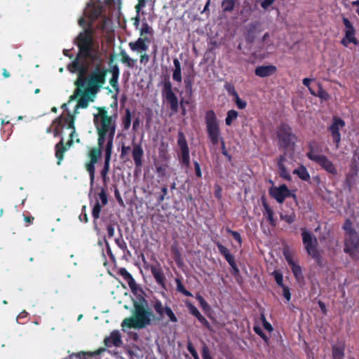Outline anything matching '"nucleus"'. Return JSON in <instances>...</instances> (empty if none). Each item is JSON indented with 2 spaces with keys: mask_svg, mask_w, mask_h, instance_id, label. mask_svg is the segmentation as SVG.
I'll return each instance as SVG.
<instances>
[{
  "mask_svg": "<svg viewBox=\"0 0 359 359\" xmlns=\"http://www.w3.org/2000/svg\"><path fill=\"white\" fill-rule=\"evenodd\" d=\"M187 348H188V351L191 353H193L194 351H195V348H194L191 342L189 341L188 342V344H187Z\"/></svg>",
  "mask_w": 359,
  "mask_h": 359,
  "instance_id": "nucleus-63",
  "label": "nucleus"
},
{
  "mask_svg": "<svg viewBox=\"0 0 359 359\" xmlns=\"http://www.w3.org/2000/svg\"><path fill=\"white\" fill-rule=\"evenodd\" d=\"M222 8L224 11H232L234 8V0H224L222 2Z\"/></svg>",
  "mask_w": 359,
  "mask_h": 359,
  "instance_id": "nucleus-37",
  "label": "nucleus"
},
{
  "mask_svg": "<svg viewBox=\"0 0 359 359\" xmlns=\"http://www.w3.org/2000/svg\"><path fill=\"white\" fill-rule=\"evenodd\" d=\"M351 5L356 7L355 12L359 15V0L351 2Z\"/></svg>",
  "mask_w": 359,
  "mask_h": 359,
  "instance_id": "nucleus-61",
  "label": "nucleus"
},
{
  "mask_svg": "<svg viewBox=\"0 0 359 359\" xmlns=\"http://www.w3.org/2000/svg\"><path fill=\"white\" fill-rule=\"evenodd\" d=\"M149 39L146 37H140L137 41L130 42L128 46L133 51L138 53L146 52L148 49Z\"/></svg>",
  "mask_w": 359,
  "mask_h": 359,
  "instance_id": "nucleus-20",
  "label": "nucleus"
},
{
  "mask_svg": "<svg viewBox=\"0 0 359 359\" xmlns=\"http://www.w3.org/2000/svg\"><path fill=\"white\" fill-rule=\"evenodd\" d=\"M149 269H150L153 276L154 277L156 281L158 284L161 285L162 287L165 286V276L162 271V269L158 264L156 265H150L149 266Z\"/></svg>",
  "mask_w": 359,
  "mask_h": 359,
  "instance_id": "nucleus-21",
  "label": "nucleus"
},
{
  "mask_svg": "<svg viewBox=\"0 0 359 359\" xmlns=\"http://www.w3.org/2000/svg\"><path fill=\"white\" fill-rule=\"evenodd\" d=\"M238 117V112L235 110H230L227 112L225 123L227 126H231L232 122Z\"/></svg>",
  "mask_w": 359,
  "mask_h": 359,
  "instance_id": "nucleus-35",
  "label": "nucleus"
},
{
  "mask_svg": "<svg viewBox=\"0 0 359 359\" xmlns=\"http://www.w3.org/2000/svg\"><path fill=\"white\" fill-rule=\"evenodd\" d=\"M79 219L81 222H88V215H87V212H86V205H83L82 207V211H81V213L80 214V215L79 216Z\"/></svg>",
  "mask_w": 359,
  "mask_h": 359,
  "instance_id": "nucleus-44",
  "label": "nucleus"
},
{
  "mask_svg": "<svg viewBox=\"0 0 359 359\" xmlns=\"http://www.w3.org/2000/svg\"><path fill=\"white\" fill-rule=\"evenodd\" d=\"M107 231L109 236L112 237L114 233V229L111 226L107 227Z\"/></svg>",
  "mask_w": 359,
  "mask_h": 359,
  "instance_id": "nucleus-62",
  "label": "nucleus"
},
{
  "mask_svg": "<svg viewBox=\"0 0 359 359\" xmlns=\"http://www.w3.org/2000/svg\"><path fill=\"white\" fill-rule=\"evenodd\" d=\"M105 76V70L100 66L91 72V95H95L102 87Z\"/></svg>",
  "mask_w": 359,
  "mask_h": 359,
  "instance_id": "nucleus-11",
  "label": "nucleus"
},
{
  "mask_svg": "<svg viewBox=\"0 0 359 359\" xmlns=\"http://www.w3.org/2000/svg\"><path fill=\"white\" fill-rule=\"evenodd\" d=\"M294 174H296L303 180L308 181L310 179V175L306 170V168L304 166H301L297 169H295L293 171Z\"/></svg>",
  "mask_w": 359,
  "mask_h": 359,
  "instance_id": "nucleus-29",
  "label": "nucleus"
},
{
  "mask_svg": "<svg viewBox=\"0 0 359 359\" xmlns=\"http://www.w3.org/2000/svg\"><path fill=\"white\" fill-rule=\"evenodd\" d=\"M234 100H235V102L237 105V107L239 108V109H245L247 106V103L245 101L241 100L238 95H236L235 97H234Z\"/></svg>",
  "mask_w": 359,
  "mask_h": 359,
  "instance_id": "nucleus-43",
  "label": "nucleus"
},
{
  "mask_svg": "<svg viewBox=\"0 0 359 359\" xmlns=\"http://www.w3.org/2000/svg\"><path fill=\"white\" fill-rule=\"evenodd\" d=\"M217 246L219 249V252L225 257L230 254L229 250L223 245L219 243H217Z\"/></svg>",
  "mask_w": 359,
  "mask_h": 359,
  "instance_id": "nucleus-45",
  "label": "nucleus"
},
{
  "mask_svg": "<svg viewBox=\"0 0 359 359\" xmlns=\"http://www.w3.org/2000/svg\"><path fill=\"white\" fill-rule=\"evenodd\" d=\"M178 145L180 147L181 154H182V163L189 166V150L187 143V140L185 136L182 132L178 133V140H177Z\"/></svg>",
  "mask_w": 359,
  "mask_h": 359,
  "instance_id": "nucleus-16",
  "label": "nucleus"
},
{
  "mask_svg": "<svg viewBox=\"0 0 359 359\" xmlns=\"http://www.w3.org/2000/svg\"><path fill=\"white\" fill-rule=\"evenodd\" d=\"M205 121L208 139L214 145L217 144L222 141V145L224 142L221 135L219 121L216 117L215 113L212 110L208 111L205 114Z\"/></svg>",
  "mask_w": 359,
  "mask_h": 359,
  "instance_id": "nucleus-5",
  "label": "nucleus"
},
{
  "mask_svg": "<svg viewBox=\"0 0 359 359\" xmlns=\"http://www.w3.org/2000/svg\"><path fill=\"white\" fill-rule=\"evenodd\" d=\"M168 307V306H164L160 301H156L154 304V309L161 318H164L165 309Z\"/></svg>",
  "mask_w": 359,
  "mask_h": 359,
  "instance_id": "nucleus-31",
  "label": "nucleus"
},
{
  "mask_svg": "<svg viewBox=\"0 0 359 359\" xmlns=\"http://www.w3.org/2000/svg\"><path fill=\"white\" fill-rule=\"evenodd\" d=\"M226 260L231 266L235 273H238L239 270L237 267L236 263L234 260L233 256L230 253L226 257H225Z\"/></svg>",
  "mask_w": 359,
  "mask_h": 359,
  "instance_id": "nucleus-38",
  "label": "nucleus"
},
{
  "mask_svg": "<svg viewBox=\"0 0 359 359\" xmlns=\"http://www.w3.org/2000/svg\"><path fill=\"white\" fill-rule=\"evenodd\" d=\"M165 315H166L169 318V319L171 322H172V323L177 322V317L175 316V313H173V311H172V309L170 307L165 309Z\"/></svg>",
  "mask_w": 359,
  "mask_h": 359,
  "instance_id": "nucleus-42",
  "label": "nucleus"
},
{
  "mask_svg": "<svg viewBox=\"0 0 359 359\" xmlns=\"http://www.w3.org/2000/svg\"><path fill=\"white\" fill-rule=\"evenodd\" d=\"M93 122L98 135V144L102 146L107 140L105 148V162L104 171L107 172L109 169V161L113 147V140L116 128V114H109L105 107H95Z\"/></svg>",
  "mask_w": 359,
  "mask_h": 359,
  "instance_id": "nucleus-2",
  "label": "nucleus"
},
{
  "mask_svg": "<svg viewBox=\"0 0 359 359\" xmlns=\"http://www.w3.org/2000/svg\"><path fill=\"white\" fill-rule=\"evenodd\" d=\"M132 155L135 166L137 168H140L142 165V158L144 155V151L140 144H133Z\"/></svg>",
  "mask_w": 359,
  "mask_h": 359,
  "instance_id": "nucleus-22",
  "label": "nucleus"
},
{
  "mask_svg": "<svg viewBox=\"0 0 359 359\" xmlns=\"http://www.w3.org/2000/svg\"><path fill=\"white\" fill-rule=\"evenodd\" d=\"M344 229L349 233V235L351 234H354L355 233L353 232V229H352V224L351 222H350V220H346V222L344 223Z\"/></svg>",
  "mask_w": 359,
  "mask_h": 359,
  "instance_id": "nucleus-47",
  "label": "nucleus"
},
{
  "mask_svg": "<svg viewBox=\"0 0 359 359\" xmlns=\"http://www.w3.org/2000/svg\"><path fill=\"white\" fill-rule=\"evenodd\" d=\"M262 42L264 46H266V49H269L270 48H274V44L273 41L270 39V35L269 33L264 34V35L262 37Z\"/></svg>",
  "mask_w": 359,
  "mask_h": 359,
  "instance_id": "nucleus-39",
  "label": "nucleus"
},
{
  "mask_svg": "<svg viewBox=\"0 0 359 359\" xmlns=\"http://www.w3.org/2000/svg\"><path fill=\"white\" fill-rule=\"evenodd\" d=\"M264 207L265 209L264 215L266 216V217H267L268 220L270 222L271 224L274 226L276 223H275V219L273 218V212L272 209L266 203H264Z\"/></svg>",
  "mask_w": 359,
  "mask_h": 359,
  "instance_id": "nucleus-32",
  "label": "nucleus"
},
{
  "mask_svg": "<svg viewBox=\"0 0 359 359\" xmlns=\"http://www.w3.org/2000/svg\"><path fill=\"white\" fill-rule=\"evenodd\" d=\"M254 330H255V332L257 334H259V336H260V337H262V339H263L266 342V341H268V339H269L268 337H267L266 334H264L263 333V332H262V329H261L260 327L255 326V327H254Z\"/></svg>",
  "mask_w": 359,
  "mask_h": 359,
  "instance_id": "nucleus-51",
  "label": "nucleus"
},
{
  "mask_svg": "<svg viewBox=\"0 0 359 359\" xmlns=\"http://www.w3.org/2000/svg\"><path fill=\"white\" fill-rule=\"evenodd\" d=\"M34 217L32 216H25L24 219L27 223L31 224L34 220Z\"/></svg>",
  "mask_w": 359,
  "mask_h": 359,
  "instance_id": "nucleus-64",
  "label": "nucleus"
},
{
  "mask_svg": "<svg viewBox=\"0 0 359 359\" xmlns=\"http://www.w3.org/2000/svg\"><path fill=\"white\" fill-rule=\"evenodd\" d=\"M345 126L344 121L337 117L333 118V122L330 126L329 130L332 133L334 141L338 144L341 140L340 130Z\"/></svg>",
  "mask_w": 359,
  "mask_h": 359,
  "instance_id": "nucleus-15",
  "label": "nucleus"
},
{
  "mask_svg": "<svg viewBox=\"0 0 359 359\" xmlns=\"http://www.w3.org/2000/svg\"><path fill=\"white\" fill-rule=\"evenodd\" d=\"M156 172L159 177L165 176L166 174V166H165V165L156 166Z\"/></svg>",
  "mask_w": 359,
  "mask_h": 359,
  "instance_id": "nucleus-50",
  "label": "nucleus"
},
{
  "mask_svg": "<svg viewBox=\"0 0 359 359\" xmlns=\"http://www.w3.org/2000/svg\"><path fill=\"white\" fill-rule=\"evenodd\" d=\"M130 150V147L122 146L121 147V156H123Z\"/></svg>",
  "mask_w": 359,
  "mask_h": 359,
  "instance_id": "nucleus-60",
  "label": "nucleus"
},
{
  "mask_svg": "<svg viewBox=\"0 0 359 359\" xmlns=\"http://www.w3.org/2000/svg\"><path fill=\"white\" fill-rule=\"evenodd\" d=\"M118 274H120L128 283L131 290L134 292H136L138 289V286L132 276L128 272V271L124 268H121L118 270Z\"/></svg>",
  "mask_w": 359,
  "mask_h": 359,
  "instance_id": "nucleus-23",
  "label": "nucleus"
},
{
  "mask_svg": "<svg viewBox=\"0 0 359 359\" xmlns=\"http://www.w3.org/2000/svg\"><path fill=\"white\" fill-rule=\"evenodd\" d=\"M291 269L296 278L299 279L302 277V269L299 265H297V264H293L291 266Z\"/></svg>",
  "mask_w": 359,
  "mask_h": 359,
  "instance_id": "nucleus-41",
  "label": "nucleus"
},
{
  "mask_svg": "<svg viewBox=\"0 0 359 359\" xmlns=\"http://www.w3.org/2000/svg\"><path fill=\"white\" fill-rule=\"evenodd\" d=\"M121 60L128 67H133L136 63V60L129 57V55L124 51L121 52Z\"/></svg>",
  "mask_w": 359,
  "mask_h": 359,
  "instance_id": "nucleus-28",
  "label": "nucleus"
},
{
  "mask_svg": "<svg viewBox=\"0 0 359 359\" xmlns=\"http://www.w3.org/2000/svg\"><path fill=\"white\" fill-rule=\"evenodd\" d=\"M343 22L345 28L344 36L341 39V43L346 47H348L351 43L357 45L358 43V41L355 37V29H354L352 23L346 18H343Z\"/></svg>",
  "mask_w": 359,
  "mask_h": 359,
  "instance_id": "nucleus-12",
  "label": "nucleus"
},
{
  "mask_svg": "<svg viewBox=\"0 0 359 359\" xmlns=\"http://www.w3.org/2000/svg\"><path fill=\"white\" fill-rule=\"evenodd\" d=\"M307 156L309 159L318 163L327 172L333 175L337 174L336 167L325 156L318 154L316 152L311 150L307 154Z\"/></svg>",
  "mask_w": 359,
  "mask_h": 359,
  "instance_id": "nucleus-10",
  "label": "nucleus"
},
{
  "mask_svg": "<svg viewBox=\"0 0 359 359\" xmlns=\"http://www.w3.org/2000/svg\"><path fill=\"white\" fill-rule=\"evenodd\" d=\"M149 60V56L145 52L140 55V63L144 65H147Z\"/></svg>",
  "mask_w": 359,
  "mask_h": 359,
  "instance_id": "nucleus-53",
  "label": "nucleus"
},
{
  "mask_svg": "<svg viewBox=\"0 0 359 359\" xmlns=\"http://www.w3.org/2000/svg\"><path fill=\"white\" fill-rule=\"evenodd\" d=\"M177 288H178V290L182 292L183 294H184L186 296H191V293L189 292H188L187 290H186L184 289V287L181 285V284H179L178 286H177Z\"/></svg>",
  "mask_w": 359,
  "mask_h": 359,
  "instance_id": "nucleus-59",
  "label": "nucleus"
},
{
  "mask_svg": "<svg viewBox=\"0 0 359 359\" xmlns=\"http://www.w3.org/2000/svg\"><path fill=\"white\" fill-rule=\"evenodd\" d=\"M75 134L69 135V139L67 140L66 144L64 142V136L61 137V139L58 143L55 146V156L57 158V164L59 165L61 164L62 161L64 158L65 153L71 147L74 142V137Z\"/></svg>",
  "mask_w": 359,
  "mask_h": 359,
  "instance_id": "nucleus-13",
  "label": "nucleus"
},
{
  "mask_svg": "<svg viewBox=\"0 0 359 359\" xmlns=\"http://www.w3.org/2000/svg\"><path fill=\"white\" fill-rule=\"evenodd\" d=\"M65 130L69 131V135L76 133L74 116L69 112L57 117L46 128V133H53L54 137H62L65 135Z\"/></svg>",
  "mask_w": 359,
  "mask_h": 359,
  "instance_id": "nucleus-4",
  "label": "nucleus"
},
{
  "mask_svg": "<svg viewBox=\"0 0 359 359\" xmlns=\"http://www.w3.org/2000/svg\"><path fill=\"white\" fill-rule=\"evenodd\" d=\"M78 23L85 29L75 39L74 43L79 47V53L74 60L67 65L71 73H77V79L74 81L76 88L67 103L62 104L61 108L68 112L67 104L77 100L74 108V114L78 113L79 108H87L90 102V1L86 2L83 11V16L81 17Z\"/></svg>",
  "mask_w": 359,
  "mask_h": 359,
  "instance_id": "nucleus-1",
  "label": "nucleus"
},
{
  "mask_svg": "<svg viewBox=\"0 0 359 359\" xmlns=\"http://www.w3.org/2000/svg\"><path fill=\"white\" fill-rule=\"evenodd\" d=\"M189 309H190V311L191 313L195 316L198 320L202 323L204 325H205L208 328L210 327V324L208 323V321L205 319V317H203L201 313L199 312V311L197 309L196 307H195L193 305H191L189 306Z\"/></svg>",
  "mask_w": 359,
  "mask_h": 359,
  "instance_id": "nucleus-27",
  "label": "nucleus"
},
{
  "mask_svg": "<svg viewBox=\"0 0 359 359\" xmlns=\"http://www.w3.org/2000/svg\"><path fill=\"white\" fill-rule=\"evenodd\" d=\"M226 89L227 90V92L229 93V94L233 95L234 97L238 95V93H236L234 87L231 85V84H227L226 85Z\"/></svg>",
  "mask_w": 359,
  "mask_h": 359,
  "instance_id": "nucleus-52",
  "label": "nucleus"
},
{
  "mask_svg": "<svg viewBox=\"0 0 359 359\" xmlns=\"http://www.w3.org/2000/svg\"><path fill=\"white\" fill-rule=\"evenodd\" d=\"M273 276H274V278L279 286H280L281 287L285 286L283 284V278L281 273H280L278 271H274L273 272Z\"/></svg>",
  "mask_w": 359,
  "mask_h": 359,
  "instance_id": "nucleus-40",
  "label": "nucleus"
},
{
  "mask_svg": "<svg viewBox=\"0 0 359 359\" xmlns=\"http://www.w3.org/2000/svg\"><path fill=\"white\" fill-rule=\"evenodd\" d=\"M276 69L273 65L259 66L255 69V74L259 77H266L273 74Z\"/></svg>",
  "mask_w": 359,
  "mask_h": 359,
  "instance_id": "nucleus-24",
  "label": "nucleus"
},
{
  "mask_svg": "<svg viewBox=\"0 0 359 359\" xmlns=\"http://www.w3.org/2000/svg\"><path fill=\"white\" fill-rule=\"evenodd\" d=\"M261 319L263 323L264 327L269 332H271L273 330V327L271 325L267 322L266 317L264 314H262Z\"/></svg>",
  "mask_w": 359,
  "mask_h": 359,
  "instance_id": "nucleus-46",
  "label": "nucleus"
},
{
  "mask_svg": "<svg viewBox=\"0 0 359 359\" xmlns=\"http://www.w3.org/2000/svg\"><path fill=\"white\" fill-rule=\"evenodd\" d=\"M344 347L334 346L332 349L333 359H344Z\"/></svg>",
  "mask_w": 359,
  "mask_h": 359,
  "instance_id": "nucleus-33",
  "label": "nucleus"
},
{
  "mask_svg": "<svg viewBox=\"0 0 359 359\" xmlns=\"http://www.w3.org/2000/svg\"><path fill=\"white\" fill-rule=\"evenodd\" d=\"M118 69H114L113 71L112 76L110 79L109 83L111 86L115 89V90L118 91Z\"/></svg>",
  "mask_w": 359,
  "mask_h": 359,
  "instance_id": "nucleus-36",
  "label": "nucleus"
},
{
  "mask_svg": "<svg viewBox=\"0 0 359 359\" xmlns=\"http://www.w3.org/2000/svg\"><path fill=\"white\" fill-rule=\"evenodd\" d=\"M174 69L172 72V79L177 82L180 83L182 81V69L181 64L178 59L175 58L173 60Z\"/></svg>",
  "mask_w": 359,
  "mask_h": 359,
  "instance_id": "nucleus-26",
  "label": "nucleus"
},
{
  "mask_svg": "<svg viewBox=\"0 0 359 359\" xmlns=\"http://www.w3.org/2000/svg\"><path fill=\"white\" fill-rule=\"evenodd\" d=\"M102 146L98 144L97 149H91V164L96 163L101 156Z\"/></svg>",
  "mask_w": 359,
  "mask_h": 359,
  "instance_id": "nucleus-34",
  "label": "nucleus"
},
{
  "mask_svg": "<svg viewBox=\"0 0 359 359\" xmlns=\"http://www.w3.org/2000/svg\"><path fill=\"white\" fill-rule=\"evenodd\" d=\"M302 240L307 253L314 259H318L320 256L318 250V240L315 236L310 232L302 229Z\"/></svg>",
  "mask_w": 359,
  "mask_h": 359,
  "instance_id": "nucleus-8",
  "label": "nucleus"
},
{
  "mask_svg": "<svg viewBox=\"0 0 359 359\" xmlns=\"http://www.w3.org/2000/svg\"><path fill=\"white\" fill-rule=\"evenodd\" d=\"M196 299L200 303V305L204 309H206L209 307L208 304L206 302V301L201 297V295H198L196 297Z\"/></svg>",
  "mask_w": 359,
  "mask_h": 359,
  "instance_id": "nucleus-54",
  "label": "nucleus"
},
{
  "mask_svg": "<svg viewBox=\"0 0 359 359\" xmlns=\"http://www.w3.org/2000/svg\"><path fill=\"white\" fill-rule=\"evenodd\" d=\"M194 165H195V170H196V175L198 177H201V175H202V173H201V168H200V165L198 162H195L194 163Z\"/></svg>",
  "mask_w": 359,
  "mask_h": 359,
  "instance_id": "nucleus-58",
  "label": "nucleus"
},
{
  "mask_svg": "<svg viewBox=\"0 0 359 359\" xmlns=\"http://www.w3.org/2000/svg\"><path fill=\"white\" fill-rule=\"evenodd\" d=\"M285 156H281L278 159V168L280 171V175L286 179V180H290V172L287 170L286 165L285 164Z\"/></svg>",
  "mask_w": 359,
  "mask_h": 359,
  "instance_id": "nucleus-25",
  "label": "nucleus"
},
{
  "mask_svg": "<svg viewBox=\"0 0 359 359\" xmlns=\"http://www.w3.org/2000/svg\"><path fill=\"white\" fill-rule=\"evenodd\" d=\"M359 238L354 234L348 235V238L345 242L344 252L349 254L353 258H356L358 253Z\"/></svg>",
  "mask_w": 359,
  "mask_h": 359,
  "instance_id": "nucleus-14",
  "label": "nucleus"
},
{
  "mask_svg": "<svg viewBox=\"0 0 359 359\" xmlns=\"http://www.w3.org/2000/svg\"><path fill=\"white\" fill-rule=\"evenodd\" d=\"M109 2V0H91V20L100 17L102 22L100 27L102 30L107 29L111 22L109 18L107 16V7Z\"/></svg>",
  "mask_w": 359,
  "mask_h": 359,
  "instance_id": "nucleus-6",
  "label": "nucleus"
},
{
  "mask_svg": "<svg viewBox=\"0 0 359 359\" xmlns=\"http://www.w3.org/2000/svg\"><path fill=\"white\" fill-rule=\"evenodd\" d=\"M282 288H283V294L284 297L287 299V301H290L291 294H290L289 288L286 286H284Z\"/></svg>",
  "mask_w": 359,
  "mask_h": 359,
  "instance_id": "nucleus-55",
  "label": "nucleus"
},
{
  "mask_svg": "<svg viewBox=\"0 0 359 359\" xmlns=\"http://www.w3.org/2000/svg\"><path fill=\"white\" fill-rule=\"evenodd\" d=\"M104 343L107 347H121L123 344L121 334L118 330L112 331L104 338Z\"/></svg>",
  "mask_w": 359,
  "mask_h": 359,
  "instance_id": "nucleus-17",
  "label": "nucleus"
},
{
  "mask_svg": "<svg viewBox=\"0 0 359 359\" xmlns=\"http://www.w3.org/2000/svg\"><path fill=\"white\" fill-rule=\"evenodd\" d=\"M271 195L280 203H283L285 198L290 196V191L286 185L273 187L270 190Z\"/></svg>",
  "mask_w": 359,
  "mask_h": 359,
  "instance_id": "nucleus-19",
  "label": "nucleus"
},
{
  "mask_svg": "<svg viewBox=\"0 0 359 359\" xmlns=\"http://www.w3.org/2000/svg\"><path fill=\"white\" fill-rule=\"evenodd\" d=\"M155 320V316L148 308L145 301L135 302L132 316L125 318L121 323L123 331L126 328L142 329Z\"/></svg>",
  "mask_w": 359,
  "mask_h": 359,
  "instance_id": "nucleus-3",
  "label": "nucleus"
},
{
  "mask_svg": "<svg viewBox=\"0 0 359 359\" xmlns=\"http://www.w3.org/2000/svg\"><path fill=\"white\" fill-rule=\"evenodd\" d=\"M150 27L147 24H144L142 27L140 29V34L143 36L144 34L149 33Z\"/></svg>",
  "mask_w": 359,
  "mask_h": 359,
  "instance_id": "nucleus-56",
  "label": "nucleus"
},
{
  "mask_svg": "<svg viewBox=\"0 0 359 359\" xmlns=\"http://www.w3.org/2000/svg\"><path fill=\"white\" fill-rule=\"evenodd\" d=\"M96 204L93 210V215L95 219H97L100 216V212L102 206L107 204L108 198L104 190H102L95 198Z\"/></svg>",
  "mask_w": 359,
  "mask_h": 359,
  "instance_id": "nucleus-18",
  "label": "nucleus"
},
{
  "mask_svg": "<svg viewBox=\"0 0 359 359\" xmlns=\"http://www.w3.org/2000/svg\"><path fill=\"white\" fill-rule=\"evenodd\" d=\"M278 142L280 147L283 148L285 156L288 153L290 155L294 149L295 137L292 135L291 129L288 126L283 125L277 131Z\"/></svg>",
  "mask_w": 359,
  "mask_h": 359,
  "instance_id": "nucleus-7",
  "label": "nucleus"
},
{
  "mask_svg": "<svg viewBox=\"0 0 359 359\" xmlns=\"http://www.w3.org/2000/svg\"><path fill=\"white\" fill-rule=\"evenodd\" d=\"M162 96L170 104V109L173 113L178 111V99L172 90V86L170 81H165L163 83Z\"/></svg>",
  "mask_w": 359,
  "mask_h": 359,
  "instance_id": "nucleus-9",
  "label": "nucleus"
},
{
  "mask_svg": "<svg viewBox=\"0 0 359 359\" xmlns=\"http://www.w3.org/2000/svg\"><path fill=\"white\" fill-rule=\"evenodd\" d=\"M275 0H264L262 2L261 6L263 8L266 9L270 6Z\"/></svg>",
  "mask_w": 359,
  "mask_h": 359,
  "instance_id": "nucleus-57",
  "label": "nucleus"
},
{
  "mask_svg": "<svg viewBox=\"0 0 359 359\" xmlns=\"http://www.w3.org/2000/svg\"><path fill=\"white\" fill-rule=\"evenodd\" d=\"M280 219L285 220L288 224L292 223L295 219V214L293 210L290 209L288 212H281Z\"/></svg>",
  "mask_w": 359,
  "mask_h": 359,
  "instance_id": "nucleus-30",
  "label": "nucleus"
},
{
  "mask_svg": "<svg viewBox=\"0 0 359 359\" xmlns=\"http://www.w3.org/2000/svg\"><path fill=\"white\" fill-rule=\"evenodd\" d=\"M227 231L230 233L233 236V238L240 244L242 243V238L238 232L232 231L231 229H227Z\"/></svg>",
  "mask_w": 359,
  "mask_h": 359,
  "instance_id": "nucleus-48",
  "label": "nucleus"
},
{
  "mask_svg": "<svg viewBox=\"0 0 359 359\" xmlns=\"http://www.w3.org/2000/svg\"><path fill=\"white\" fill-rule=\"evenodd\" d=\"M202 356L203 359H212L207 346L203 347Z\"/></svg>",
  "mask_w": 359,
  "mask_h": 359,
  "instance_id": "nucleus-49",
  "label": "nucleus"
}]
</instances>
